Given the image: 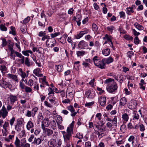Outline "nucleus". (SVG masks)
Returning a JSON list of instances; mask_svg holds the SVG:
<instances>
[{
  "instance_id": "obj_1",
  "label": "nucleus",
  "mask_w": 147,
  "mask_h": 147,
  "mask_svg": "<svg viewBox=\"0 0 147 147\" xmlns=\"http://www.w3.org/2000/svg\"><path fill=\"white\" fill-rule=\"evenodd\" d=\"M74 121H73L67 128V132L62 131L61 132L63 134L64 141L65 142H69L70 138L71 136L73 133Z\"/></svg>"
},
{
  "instance_id": "obj_2",
  "label": "nucleus",
  "mask_w": 147,
  "mask_h": 147,
  "mask_svg": "<svg viewBox=\"0 0 147 147\" xmlns=\"http://www.w3.org/2000/svg\"><path fill=\"white\" fill-rule=\"evenodd\" d=\"M105 83L106 84L109 83L107 87V90L110 93L114 92L117 90V83L115 82L114 80L111 78L106 80Z\"/></svg>"
},
{
  "instance_id": "obj_3",
  "label": "nucleus",
  "mask_w": 147,
  "mask_h": 147,
  "mask_svg": "<svg viewBox=\"0 0 147 147\" xmlns=\"http://www.w3.org/2000/svg\"><path fill=\"white\" fill-rule=\"evenodd\" d=\"M105 59H102L101 61L99 59L95 60L94 63L95 65L101 69H104L105 67L106 63H105Z\"/></svg>"
},
{
  "instance_id": "obj_4",
  "label": "nucleus",
  "mask_w": 147,
  "mask_h": 147,
  "mask_svg": "<svg viewBox=\"0 0 147 147\" xmlns=\"http://www.w3.org/2000/svg\"><path fill=\"white\" fill-rule=\"evenodd\" d=\"M46 43L47 47L52 48L55 46L56 42L55 39L50 38L49 39L47 40Z\"/></svg>"
},
{
  "instance_id": "obj_5",
  "label": "nucleus",
  "mask_w": 147,
  "mask_h": 147,
  "mask_svg": "<svg viewBox=\"0 0 147 147\" xmlns=\"http://www.w3.org/2000/svg\"><path fill=\"white\" fill-rule=\"evenodd\" d=\"M8 114V112L6 109L3 106L2 107V109L0 110V117L2 116L3 118H5L7 116Z\"/></svg>"
},
{
  "instance_id": "obj_6",
  "label": "nucleus",
  "mask_w": 147,
  "mask_h": 147,
  "mask_svg": "<svg viewBox=\"0 0 147 147\" xmlns=\"http://www.w3.org/2000/svg\"><path fill=\"white\" fill-rule=\"evenodd\" d=\"M42 129L45 132L48 136H51L53 135V131L49 128H45L44 125H42Z\"/></svg>"
},
{
  "instance_id": "obj_7",
  "label": "nucleus",
  "mask_w": 147,
  "mask_h": 147,
  "mask_svg": "<svg viewBox=\"0 0 147 147\" xmlns=\"http://www.w3.org/2000/svg\"><path fill=\"white\" fill-rule=\"evenodd\" d=\"M67 109L70 111L71 113V115L73 117H75L77 114V112H75V110L73 106L69 105L67 107Z\"/></svg>"
},
{
  "instance_id": "obj_8",
  "label": "nucleus",
  "mask_w": 147,
  "mask_h": 147,
  "mask_svg": "<svg viewBox=\"0 0 147 147\" xmlns=\"http://www.w3.org/2000/svg\"><path fill=\"white\" fill-rule=\"evenodd\" d=\"M82 19V16L79 14H77L76 16L73 17V20H75L77 22V24L78 26L80 25L81 22L80 21Z\"/></svg>"
},
{
  "instance_id": "obj_9",
  "label": "nucleus",
  "mask_w": 147,
  "mask_h": 147,
  "mask_svg": "<svg viewBox=\"0 0 147 147\" xmlns=\"http://www.w3.org/2000/svg\"><path fill=\"white\" fill-rule=\"evenodd\" d=\"M86 97L88 99H91L94 97L95 94L91 93L90 90H89L87 91L85 93Z\"/></svg>"
},
{
  "instance_id": "obj_10",
  "label": "nucleus",
  "mask_w": 147,
  "mask_h": 147,
  "mask_svg": "<svg viewBox=\"0 0 147 147\" xmlns=\"http://www.w3.org/2000/svg\"><path fill=\"white\" fill-rule=\"evenodd\" d=\"M88 44L87 43L82 40L80 41L78 45V47L81 49H84L85 47L87 46Z\"/></svg>"
},
{
  "instance_id": "obj_11",
  "label": "nucleus",
  "mask_w": 147,
  "mask_h": 147,
  "mask_svg": "<svg viewBox=\"0 0 147 147\" xmlns=\"http://www.w3.org/2000/svg\"><path fill=\"white\" fill-rule=\"evenodd\" d=\"M1 82L3 84V86L6 88H8L9 89H11L12 87V85L9 83L5 80H1Z\"/></svg>"
},
{
  "instance_id": "obj_12",
  "label": "nucleus",
  "mask_w": 147,
  "mask_h": 147,
  "mask_svg": "<svg viewBox=\"0 0 147 147\" xmlns=\"http://www.w3.org/2000/svg\"><path fill=\"white\" fill-rule=\"evenodd\" d=\"M50 125V122L49 119L47 118H45L43 121V122L42 121V123L41 124V128L42 129V125H44L45 128V127H48Z\"/></svg>"
},
{
  "instance_id": "obj_13",
  "label": "nucleus",
  "mask_w": 147,
  "mask_h": 147,
  "mask_svg": "<svg viewBox=\"0 0 147 147\" xmlns=\"http://www.w3.org/2000/svg\"><path fill=\"white\" fill-rule=\"evenodd\" d=\"M100 105L104 107L106 102V98L105 97H101L100 98Z\"/></svg>"
},
{
  "instance_id": "obj_14",
  "label": "nucleus",
  "mask_w": 147,
  "mask_h": 147,
  "mask_svg": "<svg viewBox=\"0 0 147 147\" xmlns=\"http://www.w3.org/2000/svg\"><path fill=\"white\" fill-rule=\"evenodd\" d=\"M24 63L26 66L29 67L30 66H32L33 65L34 62L32 61H30L28 57H26L25 58Z\"/></svg>"
},
{
  "instance_id": "obj_15",
  "label": "nucleus",
  "mask_w": 147,
  "mask_h": 147,
  "mask_svg": "<svg viewBox=\"0 0 147 147\" xmlns=\"http://www.w3.org/2000/svg\"><path fill=\"white\" fill-rule=\"evenodd\" d=\"M41 69L39 68H38L34 69L33 71V73L36 76L38 77H41L42 76V74H40Z\"/></svg>"
},
{
  "instance_id": "obj_16",
  "label": "nucleus",
  "mask_w": 147,
  "mask_h": 147,
  "mask_svg": "<svg viewBox=\"0 0 147 147\" xmlns=\"http://www.w3.org/2000/svg\"><path fill=\"white\" fill-rule=\"evenodd\" d=\"M57 143L55 140L51 139L48 142V144L49 147H54Z\"/></svg>"
},
{
  "instance_id": "obj_17",
  "label": "nucleus",
  "mask_w": 147,
  "mask_h": 147,
  "mask_svg": "<svg viewBox=\"0 0 147 147\" xmlns=\"http://www.w3.org/2000/svg\"><path fill=\"white\" fill-rule=\"evenodd\" d=\"M43 139L42 138V137L40 138H35L34 139V141L32 142V144H36V145H39L40 144L42 141Z\"/></svg>"
},
{
  "instance_id": "obj_18",
  "label": "nucleus",
  "mask_w": 147,
  "mask_h": 147,
  "mask_svg": "<svg viewBox=\"0 0 147 147\" xmlns=\"http://www.w3.org/2000/svg\"><path fill=\"white\" fill-rule=\"evenodd\" d=\"M9 99L11 103L13 104L17 100L16 96L10 95L9 96Z\"/></svg>"
},
{
  "instance_id": "obj_19",
  "label": "nucleus",
  "mask_w": 147,
  "mask_h": 147,
  "mask_svg": "<svg viewBox=\"0 0 147 147\" xmlns=\"http://www.w3.org/2000/svg\"><path fill=\"white\" fill-rule=\"evenodd\" d=\"M102 54L105 56H107L110 54V50L109 49H106L102 51Z\"/></svg>"
},
{
  "instance_id": "obj_20",
  "label": "nucleus",
  "mask_w": 147,
  "mask_h": 147,
  "mask_svg": "<svg viewBox=\"0 0 147 147\" xmlns=\"http://www.w3.org/2000/svg\"><path fill=\"white\" fill-rule=\"evenodd\" d=\"M126 98L125 97H123L121 98L120 100V105L123 106L126 104Z\"/></svg>"
},
{
  "instance_id": "obj_21",
  "label": "nucleus",
  "mask_w": 147,
  "mask_h": 147,
  "mask_svg": "<svg viewBox=\"0 0 147 147\" xmlns=\"http://www.w3.org/2000/svg\"><path fill=\"white\" fill-rule=\"evenodd\" d=\"M8 77L12 79L13 80L15 81L18 82V79L16 75H13L11 74H9L7 75Z\"/></svg>"
},
{
  "instance_id": "obj_22",
  "label": "nucleus",
  "mask_w": 147,
  "mask_h": 147,
  "mask_svg": "<svg viewBox=\"0 0 147 147\" xmlns=\"http://www.w3.org/2000/svg\"><path fill=\"white\" fill-rule=\"evenodd\" d=\"M34 127L33 123L31 121H29L26 125V128L28 130H30L31 128Z\"/></svg>"
},
{
  "instance_id": "obj_23",
  "label": "nucleus",
  "mask_w": 147,
  "mask_h": 147,
  "mask_svg": "<svg viewBox=\"0 0 147 147\" xmlns=\"http://www.w3.org/2000/svg\"><path fill=\"white\" fill-rule=\"evenodd\" d=\"M55 69L58 72L62 71L63 70V66L61 65H56L55 66Z\"/></svg>"
},
{
  "instance_id": "obj_24",
  "label": "nucleus",
  "mask_w": 147,
  "mask_h": 147,
  "mask_svg": "<svg viewBox=\"0 0 147 147\" xmlns=\"http://www.w3.org/2000/svg\"><path fill=\"white\" fill-rule=\"evenodd\" d=\"M135 26L139 30H142L144 29V27L141 25L136 22L134 24Z\"/></svg>"
},
{
  "instance_id": "obj_25",
  "label": "nucleus",
  "mask_w": 147,
  "mask_h": 147,
  "mask_svg": "<svg viewBox=\"0 0 147 147\" xmlns=\"http://www.w3.org/2000/svg\"><path fill=\"white\" fill-rule=\"evenodd\" d=\"M37 123L39 124L40 122L43 119V117L42 116V114L40 113H39L37 117Z\"/></svg>"
},
{
  "instance_id": "obj_26",
  "label": "nucleus",
  "mask_w": 147,
  "mask_h": 147,
  "mask_svg": "<svg viewBox=\"0 0 147 147\" xmlns=\"http://www.w3.org/2000/svg\"><path fill=\"white\" fill-rule=\"evenodd\" d=\"M22 53L24 55L28 56L29 55L28 53H30L32 54V52L30 50H27L25 51H22Z\"/></svg>"
},
{
  "instance_id": "obj_27",
  "label": "nucleus",
  "mask_w": 147,
  "mask_h": 147,
  "mask_svg": "<svg viewBox=\"0 0 147 147\" xmlns=\"http://www.w3.org/2000/svg\"><path fill=\"white\" fill-rule=\"evenodd\" d=\"M76 54L78 57L83 56L85 54V52L84 51H78L76 52Z\"/></svg>"
},
{
  "instance_id": "obj_28",
  "label": "nucleus",
  "mask_w": 147,
  "mask_h": 147,
  "mask_svg": "<svg viewBox=\"0 0 147 147\" xmlns=\"http://www.w3.org/2000/svg\"><path fill=\"white\" fill-rule=\"evenodd\" d=\"M20 141L17 137H16L14 144L16 147H21L20 146Z\"/></svg>"
},
{
  "instance_id": "obj_29",
  "label": "nucleus",
  "mask_w": 147,
  "mask_h": 147,
  "mask_svg": "<svg viewBox=\"0 0 147 147\" xmlns=\"http://www.w3.org/2000/svg\"><path fill=\"white\" fill-rule=\"evenodd\" d=\"M51 126L52 128L53 129H55L56 128V124L55 120H53L50 122Z\"/></svg>"
},
{
  "instance_id": "obj_30",
  "label": "nucleus",
  "mask_w": 147,
  "mask_h": 147,
  "mask_svg": "<svg viewBox=\"0 0 147 147\" xmlns=\"http://www.w3.org/2000/svg\"><path fill=\"white\" fill-rule=\"evenodd\" d=\"M113 61V59L112 58V57H109L105 60V62L107 64H109V63L112 62Z\"/></svg>"
},
{
  "instance_id": "obj_31",
  "label": "nucleus",
  "mask_w": 147,
  "mask_h": 147,
  "mask_svg": "<svg viewBox=\"0 0 147 147\" xmlns=\"http://www.w3.org/2000/svg\"><path fill=\"white\" fill-rule=\"evenodd\" d=\"M129 106L131 107L130 108L134 109L136 107V105L135 104V101L131 100L130 103H129Z\"/></svg>"
},
{
  "instance_id": "obj_32",
  "label": "nucleus",
  "mask_w": 147,
  "mask_h": 147,
  "mask_svg": "<svg viewBox=\"0 0 147 147\" xmlns=\"http://www.w3.org/2000/svg\"><path fill=\"white\" fill-rule=\"evenodd\" d=\"M62 117L61 116L59 115L57 118L56 121L57 124H61L62 123Z\"/></svg>"
},
{
  "instance_id": "obj_33",
  "label": "nucleus",
  "mask_w": 147,
  "mask_h": 147,
  "mask_svg": "<svg viewBox=\"0 0 147 147\" xmlns=\"http://www.w3.org/2000/svg\"><path fill=\"white\" fill-rule=\"evenodd\" d=\"M122 118L124 121H127L129 119L128 115L126 113L122 115Z\"/></svg>"
},
{
  "instance_id": "obj_34",
  "label": "nucleus",
  "mask_w": 147,
  "mask_h": 147,
  "mask_svg": "<svg viewBox=\"0 0 147 147\" xmlns=\"http://www.w3.org/2000/svg\"><path fill=\"white\" fill-rule=\"evenodd\" d=\"M10 29L11 31H10L9 33L10 34H12L13 35H15L16 34L15 32V27L13 26H11L10 27Z\"/></svg>"
},
{
  "instance_id": "obj_35",
  "label": "nucleus",
  "mask_w": 147,
  "mask_h": 147,
  "mask_svg": "<svg viewBox=\"0 0 147 147\" xmlns=\"http://www.w3.org/2000/svg\"><path fill=\"white\" fill-rule=\"evenodd\" d=\"M111 124L112 126H116L117 125V119L116 117H115L112 120Z\"/></svg>"
},
{
  "instance_id": "obj_36",
  "label": "nucleus",
  "mask_w": 147,
  "mask_h": 147,
  "mask_svg": "<svg viewBox=\"0 0 147 147\" xmlns=\"http://www.w3.org/2000/svg\"><path fill=\"white\" fill-rule=\"evenodd\" d=\"M5 24H1L0 25V29L1 30L3 31H6L7 30V28L5 26Z\"/></svg>"
},
{
  "instance_id": "obj_37",
  "label": "nucleus",
  "mask_w": 147,
  "mask_h": 147,
  "mask_svg": "<svg viewBox=\"0 0 147 147\" xmlns=\"http://www.w3.org/2000/svg\"><path fill=\"white\" fill-rule=\"evenodd\" d=\"M0 70L3 73H5L6 71L7 68L4 65H2L1 66Z\"/></svg>"
},
{
  "instance_id": "obj_38",
  "label": "nucleus",
  "mask_w": 147,
  "mask_h": 147,
  "mask_svg": "<svg viewBox=\"0 0 147 147\" xmlns=\"http://www.w3.org/2000/svg\"><path fill=\"white\" fill-rule=\"evenodd\" d=\"M107 28L108 30L111 32H112L113 30L115 29V27L112 26H108L107 27Z\"/></svg>"
},
{
  "instance_id": "obj_39",
  "label": "nucleus",
  "mask_w": 147,
  "mask_h": 147,
  "mask_svg": "<svg viewBox=\"0 0 147 147\" xmlns=\"http://www.w3.org/2000/svg\"><path fill=\"white\" fill-rule=\"evenodd\" d=\"M20 59H19L18 61V62L19 61H20V64H24L25 62V59L24 57V56H22L21 57Z\"/></svg>"
},
{
  "instance_id": "obj_40",
  "label": "nucleus",
  "mask_w": 147,
  "mask_h": 147,
  "mask_svg": "<svg viewBox=\"0 0 147 147\" xmlns=\"http://www.w3.org/2000/svg\"><path fill=\"white\" fill-rule=\"evenodd\" d=\"M75 137L78 138L79 139H82L83 138V135L80 133H78L76 134Z\"/></svg>"
},
{
  "instance_id": "obj_41",
  "label": "nucleus",
  "mask_w": 147,
  "mask_h": 147,
  "mask_svg": "<svg viewBox=\"0 0 147 147\" xmlns=\"http://www.w3.org/2000/svg\"><path fill=\"white\" fill-rule=\"evenodd\" d=\"M134 52L132 51H129L127 53V56L128 57L131 59V57L133 55Z\"/></svg>"
},
{
  "instance_id": "obj_42",
  "label": "nucleus",
  "mask_w": 147,
  "mask_h": 147,
  "mask_svg": "<svg viewBox=\"0 0 147 147\" xmlns=\"http://www.w3.org/2000/svg\"><path fill=\"white\" fill-rule=\"evenodd\" d=\"M92 27L93 31L94 32H96L97 31L98 27L97 25L94 24H93L92 25Z\"/></svg>"
},
{
  "instance_id": "obj_43",
  "label": "nucleus",
  "mask_w": 147,
  "mask_h": 147,
  "mask_svg": "<svg viewBox=\"0 0 147 147\" xmlns=\"http://www.w3.org/2000/svg\"><path fill=\"white\" fill-rule=\"evenodd\" d=\"M139 117V115L136 113H134V115H133V119H134L138 120Z\"/></svg>"
},
{
  "instance_id": "obj_44",
  "label": "nucleus",
  "mask_w": 147,
  "mask_h": 147,
  "mask_svg": "<svg viewBox=\"0 0 147 147\" xmlns=\"http://www.w3.org/2000/svg\"><path fill=\"white\" fill-rule=\"evenodd\" d=\"M124 38L127 40H132L133 37L128 35H125L124 36Z\"/></svg>"
},
{
  "instance_id": "obj_45",
  "label": "nucleus",
  "mask_w": 147,
  "mask_h": 147,
  "mask_svg": "<svg viewBox=\"0 0 147 147\" xmlns=\"http://www.w3.org/2000/svg\"><path fill=\"white\" fill-rule=\"evenodd\" d=\"M33 113L29 110L27 111L26 116L28 117H30L31 116L32 117Z\"/></svg>"
},
{
  "instance_id": "obj_46",
  "label": "nucleus",
  "mask_w": 147,
  "mask_h": 147,
  "mask_svg": "<svg viewBox=\"0 0 147 147\" xmlns=\"http://www.w3.org/2000/svg\"><path fill=\"white\" fill-rule=\"evenodd\" d=\"M2 42L1 45L2 47H3L6 45L7 42L5 38H3L2 39Z\"/></svg>"
},
{
  "instance_id": "obj_47",
  "label": "nucleus",
  "mask_w": 147,
  "mask_h": 147,
  "mask_svg": "<svg viewBox=\"0 0 147 147\" xmlns=\"http://www.w3.org/2000/svg\"><path fill=\"white\" fill-rule=\"evenodd\" d=\"M60 34V32H55L54 34H51V37L53 38L58 36Z\"/></svg>"
},
{
  "instance_id": "obj_48",
  "label": "nucleus",
  "mask_w": 147,
  "mask_h": 147,
  "mask_svg": "<svg viewBox=\"0 0 147 147\" xmlns=\"http://www.w3.org/2000/svg\"><path fill=\"white\" fill-rule=\"evenodd\" d=\"M134 42L135 44L138 45L139 43V40L137 36H136L134 39Z\"/></svg>"
},
{
  "instance_id": "obj_49",
  "label": "nucleus",
  "mask_w": 147,
  "mask_h": 147,
  "mask_svg": "<svg viewBox=\"0 0 147 147\" xmlns=\"http://www.w3.org/2000/svg\"><path fill=\"white\" fill-rule=\"evenodd\" d=\"M83 36L81 32L78 34L75 35V38L77 39H79Z\"/></svg>"
},
{
  "instance_id": "obj_50",
  "label": "nucleus",
  "mask_w": 147,
  "mask_h": 147,
  "mask_svg": "<svg viewBox=\"0 0 147 147\" xmlns=\"http://www.w3.org/2000/svg\"><path fill=\"white\" fill-rule=\"evenodd\" d=\"M48 90L49 91V93H48V95H54V93L53 91V90L52 88L49 87L48 88Z\"/></svg>"
},
{
  "instance_id": "obj_51",
  "label": "nucleus",
  "mask_w": 147,
  "mask_h": 147,
  "mask_svg": "<svg viewBox=\"0 0 147 147\" xmlns=\"http://www.w3.org/2000/svg\"><path fill=\"white\" fill-rule=\"evenodd\" d=\"M49 36L46 35L45 34L42 37L41 40L42 41H44L45 39H47V40H48V39H49Z\"/></svg>"
},
{
  "instance_id": "obj_52",
  "label": "nucleus",
  "mask_w": 147,
  "mask_h": 147,
  "mask_svg": "<svg viewBox=\"0 0 147 147\" xmlns=\"http://www.w3.org/2000/svg\"><path fill=\"white\" fill-rule=\"evenodd\" d=\"M38 110V108L37 107H35L32 110V112L33 113V115H32V117H34L36 114V112Z\"/></svg>"
},
{
  "instance_id": "obj_53",
  "label": "nucleus",
  "mask_w": 147,
  "mask_h": 147,
  "mask_svg": "<svg viewBox=\"0 0 147 147\" xmlns=\"http://www.w3.org/2000/svg\"><path fill=\"white\" fill-rule=\"evenodd\" d=\"M25 91L26 92H31L32 91V89L29 87L28 86H26L25 88Z\"/></svg>"
},
{
  "instance_id": "obj_54",
  "label": "nucleus",
  "mask_w": 147,
  "mask_h": 147,
  "mask_svg": "<svg viewBox=\"0 0 147 147\" xmlns=\"http://www.w3.org/2000/svg\"><path fill=\"white\" fill-rule=\"evenodd\" d=\"M44 103L45 105L48 107L51 108L53 107L52 104H50L46 101H45Z\"/></svg>"
},
{
  "instance_id": "obj_55",
  "label": "nucleus",
  "mask_w": 147,
  "mask_h": 147,
  "mask_svg": "<svg viewBox=\"0 0 147 147\" xmlns=\"http://www.w3.org/2000/svg\"><path fill=\"white\" fill-rule=\"evenodd\" d=\"M105 38H106V39L110 42L111 43V42H112L111 40L112 37L111 36H109L107 34H105Z\"/></svg>"
},
{
  "instance_id": "obj_56",
  "label": "nucleus",
  "mask_w": 147,
  "mask_h": 147,
  "mask_svg": "<svg viewBox=\"0 0 147 147\" xmlns=\"http://www.w3.org/2000/svg\"><path fill=\"white\" fill-rule=\"evenodd\" d=\"M139 127L141 131H143L145 129L144 127V125L142 124H140Z\"/></svg>"
},
{
  "instance_id": "obj_57",
  "label": "nucleus",
  "mask_w": 147,
  "mask_h": 147,
  "mask_svg": "<svg viewBox=\"0 0 147 147\" xmlns=\"http://www.w3.org/2000/svg\"><path fill=\"white\" fill-rule=\"evenodd\" d=\"M119 14L120 17L121 18H125V13L123 11H121L119 12Z\"/></svg>"
},
{
  "instance_id": "obj_58",
  "label": "nucleus",
  "mask_w": 147,
  "mask_h": 147,
  "mask_svg": "<svg viewBox=\"0 0 147 147\" xmlns=\"http://www.w3.org/2000/svg\"><path fill=\"white\" fill-rule=\"evenodd\" d=\"M9 125V124L8 122H5L4 124L3 125V127L5 130H6L7 127Z\"/></svg>"
},
{
  "instance_id": "obj_59",
  "label": "nucleus",
  "mask_w": 147,
  "mask_h": 147,
  "mask_svg": "<svg viewBox=\"0 0 147 147\" xmlns=\"http://www.w3.org/2000/svg\"><path fill=\"white\" fill-rule=\"evenodd\" d=\"M46 34L45 31H40L38 34V36L40 37H43Z\"/></svg>"
},
{
  "instance_id": "obj_60",
  "label": "nucleus",
  "mask_w": 147,
  "mask_h": 147,
  "mask_svg": "<svg viewBox=\"0 0 147 147\" xmlns=\"http://www.w3.org/2000/svg\"><path fill=\"white\" fill-rule=\"evenodd\" d=\"M30 18L28 16L26 18H25L23 21V22L24 24L28 23L30 20Z\"/></svg>"
},
{
  "instance_id": "obj_61",
  "label": "nucleus",
  "mask_w": 147,
  "mask_h": 147,
  "mask_svg": "<svg viewBox=\"0 0 147 147\" xmlns=\"http://www.w3.org/2000/svg\"><path fill=\"white\" fill-rule=\"evenodd\" d=\"M94 103V101H92L91 102H88V103H86L85 105V107H89L92 105Z\"/></svg>"
},
{
  "instance_id": "obj_62",
  "label": "nucleus",
  "mask_w": 147,
  "mask_h": 147,
  "mask_svg": "<svg viewBox=\"0 0 147 147\" xmlns=\"http://www.w3.org/2000/svg\"><path fill=\"white\" fill-rule=\"evenodd\" d=\"M127 11L126 13L128 15H131V9L130 7H127L126 8Z\"/></svg>"
},
{
  "instance_id": "obj_63",
  "label": "nucleus",
  "mask_w": 147,
  "mask_h": 147,
  "mask_svg": "<svg viewBox=\"0 0 147 147\" xmlns=\"http://www.w3.org/2000/svg\"><path fill=\"white\" fill-rule=\"evenodd\" d=\"M91 142L90 141H88L85 143V147H91Z\"/></svg>"
},
{
  "instance_id": "obj_64",
  "label": "nucleus",
  "mask_w": 147,
  "mask_h": 147,
  "mask_svg": "<svg viewBox=\"0 0 147 147\" xmlns=\"http://www.w3.org/2000/svg\"><path fill=\"white\" fill-rule=\"evenodd\" d=\"M15 129L18 131H20L21 128L19 125L18 124L16 125L15 126Z\"/></svg>"
}]
</instances>
